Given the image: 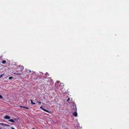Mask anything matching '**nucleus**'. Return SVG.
Wrapping results in <instances>:
<instances>
[{
	"instance_id": "7ed1b4c3",
	"label": "nucleus",
	"mask_w": 129,
	"mask_h": 129,
	"mask_svg": "<svg viewBox=\"0 0 129 129\" xmlns=\"http://www.w3.org/2000/svg\"><path fill=\"white\" fill-rule=\"evenodd\" d=\"M73 115L75 117H76L77 115V113L76 112H74L73 114Z\"/></svg>"
},
{
	"instance_id": "f8f14e48",
	"label": "nucleus",
	"mask_w": 129,
	"mask_h": 129,
	"mask_svg": "<svg viewBox=\"0 0 129 129\" xmlns=\"http://www.w3.org/2000/svg\"><path fill=\"white\" fill-rule=\"evenodd\" d=\"M13 78V77H9V79H12Z\"/></svg>"
},
{
	"instance_id": "6ab92c4d",
	"label": "nucleus",
	"mask_w": 129,
	"mask_h": 129,
	"mask_svg": "<svg viewBox=\"0 0 129 129\" xmlns=\"http://www.w3.org/2000/svg\"><path fill=\"white\" fill-rule=\"evenodd\" d=\"M11 129H15L14 128H13V127H11Z\"/></svg>"
},
{
	"instance_id": "9b49d317",
	"label": "nucleus",
	"mask_w": 129,
	"mask_h": 129,
	"mask_svg": "<svg viewBox=\"0 0 129 129\" xmlns=\"http://www.w3.org/2000/svg\"><path fill=\"white\" fill-rule=\"evenodd\" d=\"M26 71H27V72L28 73H30L31 72L30 70H27Z\"/></svg>"
},
{
	"instance_id": "f03ea898",
	"label": "nucleus",
	"mask_w": 129,
	"mask_h": 129,
	"mask_svg": "<svg viewBox=\"0 0 129 129\" xmlns=\"http://www.w3.org/2000/svg\"><path fill=\"white\" fill-rule=\"evenodd\" d=\"M4 118L6 119H8L10 118V117L8 115H6L4 117Z\"/></svg>"
},
{
	"instance_id": "9d476101",
	"label": "nucleus",
	"mask_w": 129,
	"mask_h": 129,
	"mask_svg": "<svg viewBox=\"0 0 129 129\" xmlns=\"http://www.w3.org/2000/svg\"><path fill=\"white\" fill-rule=\"evenodd\" d=\"M21 107H23V108H25L26 109H29V108L28 107H23L22 106H20Z\"/></svg>"
},
{
	"instance_id": "dca6fc26",
	"label": "nucleus",
	"mask_w": 129,
	"mask_h": 129,
	"mask_svg": "<svg viewBox=\"0 0 129 129\" xmlns=\"http://www.w3.org/2000/svg\"><path fill=\"white\" fill-rule=\"evenodd\" d=\"M70 100V98H69L68 99V100H67V102H68Z\"/></svg>"
},
{
	"instance_id": "a211bd4d",
	"label": "nucleus",
	"mask_w": 129,
	"mask_h": 129,
	"mask_svg": "<svg viewBox=\"0 0 129 129\" xmlns=\"http://www.w3.org/2000/svg\"><path fill=\"white\" fill-rule=\"evenodd\" d=\"M57 83H60L59 82V81H57Z\"/></svg>"
},
{
	"instance_id": "6e6552de",
	"label": "nucleus",
	"mask_w": 129,
	"mask_h": 129,
	"mask_svg": "<svg viewBox=\"0 0 129 129\" xmlns=\"http://www.w3.org/2000/svg\"><path fill=\"white\" fill-rule=\"evenodd\" d=\"M19 67L22 70H23L24 68L22 66H20Z\"/></svg>"
},
{
	"instance_id": "412c9836",
	"label": "nucleus",
	"mask_w": 129,
	"mask_h": 129,
	"mask_svg": "<svg viewBox=\"0 0 129 129\" xmlns=\"http://www.w3.org/2000/svg\"><path fill=\"white\" fill-rule=\"evenodd\" d=\"M0 129H2V128L0 127Z\"/></svg>"
},
{
	"instance_id": "423d86ee",
	"label": "nucleus",
	"mask_w": 129,
	"mask_h": 129,
	"mask_svg": "<svg viewBox=\"0 0 129 129\" xmlns=\"http://www.w3.org/2000/svg\"><path fill=\"white\" fill-rule=\"evenodd\" d=\"M30 101H31V104H32V105H33V104H34V105H35L36 104L35 103L33 102V101H32V100H30Z\"/></svg>"
},
{
	"instance_id": "39448f33",
	"label": "nucleus",
	"mask_w": 129,
	"mask_h": 129,
	"mask_svg": "<svg viewBox=\"0 0 129 129\" xmlns=\"http://www.w3.org/2000/svg\"><path fill=\"white\" fill-rule=\"evenodd\" d=\"M8 121L11 122H15L14 121L13 119H10L8 120Z\"/></svg>"
},
{
	"instance_id": "1a4fd4ad",
	"label": "nucleus",
	"mask_w": 129,
	"mask_h": 129,
	"mask_svg": "<svg viewBox=\"0 0 129 129\" xmlns=\"http://www.w3.org/2000/svg\"><path fill=\"white\" fill-rule=\"evenodd\" d=\"M6 62L5 60H3L2 61V63L3 64H5L6 63Z\"/></svg>"
},
{
	"instance_id": "4468645a",
	"label": "nucleus",
	"mask_w": 129,
	"mask_h": 129,
	"mask_svg": "<svg viewBox=\"0 0 129 129\" xmlns=\"http://www.w3.org/2000/svg\"><path fill=\"white\" fill-rule=\"evenodd\" d=\"M2 98L3 97L2 96L0 95V99H2Z\"/></svg>"
},
{
	"instance_id": "20e7f679",
	"label": "nucleus",
	"mask_w": 129,
	"mask_h": 129,
	"mask_svg": "<svg viewBox=\"0 0 129 129\" xmlns=\"http://www.w3.org/2000/svg\"><path fill=\"white\" fill-rule=\"evenodd\" d=\"M13 74H15L16 75H22V74L21 73H14Z\"/></svg>"
},
{
	"instance_id": "f3484780",
	"label": "nucleus",
	"mask_w": 129,
	"mask_h": 129,
	"mask_svg": "<svg viewBox=\"0 0 129 129\" xmlns=\"http://www.w3.org/2000/svg\"><path fill=\"white\" fill-rule=\"evenodd\" d=\"M40 104H41V102H39L38 101H37Z\"/></svg>"
},
{
	"instance_id": "2eb2a0df",
	"label": "nucleus",
	"mask_w": 129,
	"mask_h": 129,
	"mask_svg": "<svg viewBox=\"0 0 129 129\" xmlns=\"http://www.w3.org/2000/svg\"><path fill=\"white\" fill-rule=\"evenodd\" d=\"M3 75V74H2L1 75H0V78L2 77Z\"/></svg>"
},
{
	"instance_id": "aec40b11",
	"label": "nucleus",
	"mask_w": 129,
	"mask_h": 129,
	"mask_svg": "<svg viewBox=\"0 0 129 129\" xmlns=\"http://www.w3.org/2000/svg\"><path fill=\"white\" fill-rule=\"evenodd\" d=\"M33 129H35L34 128H33Z\"/></svg>"
},
{
	"instance_id": "0eeeda50",
	"label": "nucleus",
	"mask_w": 129,
	"mask_h": 129,
	"mask_svg": "<svg viewBox=\"0 0 129 129\" xmlns=\"http://www.w3.org/2000/svg\"><path fill=\"white\" fill-rule=\"evenodd\" d=\"M0 124L3 126H5V124L3 123H0Z\"/></svg>"
},
{
	"instance_id": "ddd939ff",
	"label": "nucleus",
	"mask_w": 129,
	"mask_h": 129,
	"mask_svg": "<svg viewBox=\"0 0 129 129\" xmlns=\"http://www.w3.org/2000/svg\"><path fill=\"white\" fill-rule=\"evenodd\" d=\"M10 125L9 124H5V126H9Z\"/></svg>"
},
{
	"instance_id": "f257e3e1",
	"label": "nucleus",
	"mask_w": 129,
	"mask_h": 129,
	"mask_svg": "<svg viewBox=\"0 0 129 129\" xmlns=\"http://www.w3.org/2000/svg\"><path fill=\"white\" fill-rule=\"evenodd\" d=\"M40 108L42 109V110H43L44 111H46V112H48L49 113H51V111H48L47 110H46V109H44V108H43L42 106H41L40 107Z\"/></svg>"
}]
</instances>
